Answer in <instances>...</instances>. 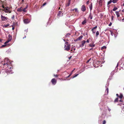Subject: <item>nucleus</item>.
I'll return each mask as SVG.
<instances>
[{"label":"nucleus","mask_w":124,"mask_h":124,"mask_svg":"<svg viewBox=\"0 0 124 124\" xmlns=\"http://www.w3.org/2000/svg\"><path fill=\"white\" fill-rule=\"evenodd\" d=\"M75 68H74L73 70L71 72L73 73V72L75 70Z\"/></svg>","instance_id":"de8ad7c7"},{"label":"nucleus","mask_w":124,"mask_h":124,"mask_svg":"<svg viewBox=\"0 0 124 124\" xmlns=\"http://www.w3.org/2000/svg\"><path fill=\"white\" fill-rule=\"evenodd\" d=\"M97 28V26H96L95 27H93V29H92L91 31L94 34L96 32V31L95 30V29H96Z\"/></svg>","instance_id":"6e6552de"},{"label":"nucleus","mask_w":124,"mask_h":124,"mask_svg":"<svg viewBox=\"0 0 124 124\" xmlns=\"http://www.w3.org/2000/svg\"><path fill=\"white\" fill-rule=\"evenodd\" d=\"M106 121L105 120H104L103 121L102 124H105L106 123Z\"/></svg>","instance_id":"72a5a7b5"},{"label":"nucleus","mask_w":124,"mask_h":124,"mask_svg":"<svg viewBox=\"0 0 124 124\" xmlns=\"http://www.w3.org/2000/svg\"><path fill=\"white\" fill-rule=\"evenodd\" d=\"M11 18L12 19H14L15 18V15H13L11 17Z\"/></svg>","instance_id":"f704fd0d"},{"label":"nucleus","mask_w":124,"mask_h":124,"mask_svg":"<svg viewBox=\"0 0 124 124\" xmlns=\"http://www.w3.org/2000/svg\"><path fill=\"white\" fill-rule=\"evenodd\" d=\"M97 62V64H100V62Z\"/></svg>","instance_id":"6e6d98bb"},{"label":"nucleus","mask_w":124,"mask_h":124,"mask_svg":"<svg viewBox=\"0 0 124 124\" xmlns=\"http://www.w3.org/2000/svg\"><path fill=\"white\" fill-rule=\"evenodd\" d=\"M2 41V39H0V42H1Z\"/></svg>","instance_id":"0e129e2a"},{"label":"nucleus","mask_w":124,"mask_h":124,"mask_svg":"<svg viewBox=\"0 0 124 124\" xmlns=\"http://www.w3.org/2000/svg\"><path fill=\"white\" fill-rule=\"evenodd\" d=\"M24 0H22L21 2L22 3L23 2H24Z\"/></svg>","instance_id":"864d4df0"},{"label":"nucleus","mask_w":124,"mask_h":124,"mask_svg":"<svg viewBox=\"0 0 124 124\" xmlns=\"http://www.w3.org/2000/svg\"><path fill=\"white\" fill-rule=\"evenodd\" d=\"M1 20L2 21H7L8 19V18L7 17H5L3 16L2 15H1Z\"/></svg>","instance_id":"20e7f679"},{"label":"nucleus","mask_w":124,"mask_h":124,"mask_svg":"<svg viewBox=\"0 0 124 124\" xmlns=\"http://www.w3.org/2000/svg\"><path fill=\"white\" fill-rule=\"evenodd\" d=\"M112 2V0H110L107 3V5H108L110 4Z\"/></svg>","instance_id":"a878e982"},{"label":"nucleus","mask_w":124,"mask_h":124,"mask_svg":"<svg viewBox=\"0 0 124 124\" xmlns=\"http://www.w3.org/2000/svg\"><path fill=\"white\" fill-rule=\"evenodd\" d=\"M120 102H121V101H122L121 100H120Z\"/></svg>","instance_id":"338daca9"},{"label":"nucleus","mask_w":124,"mask_h":124,"mask_svg":"<svg viewBox=\"0 0 124 124\" xmlns=\"http://www.w3.org/2000/svg\"><path fill=\"white\" fill-rule=\"evenodd\" d=\"M74 9H75V12H78V9L77 8H74Z\"/></svg>","instance_id":"c756f323"},{"label":"nucleus","mask_w":124,"mask_h":124,"mask_svg":"<svg viewBox=\"0 0 124 124\" xmlns=\"http://www.w3.org/2000/svg\"><path fill=\"white\" fill-rule=\"evenodd\" d=\"M83 37V36L82 35H81L76 40H78L81 39Z\"/></svg>","instance_id":"2eb2a0df"},{"label":"nucleus","mask_w":124,"mask_h":124,"mask_svg":"<svg viewBox=\"0 0 124 124\" xmlns=\"http://www.w3.org/2000/svg\"><path fill=\"white\" fill-rule=\"evenodd\" d=\"M5 46V45H2V46H1V47H4Z\"/></svg>","instance_id":"8fccbe9b"},{"label":"nucleus","mask_w":124,"mask_h":124,"mask_svg":"<svg viewBox=\"0 0 124 124\" xmlns=\"http://www.w3.org/2000/svg\"><path fill=\"white\" fill-rule=\"evenodd\" d=\"M117 9V8L115 6L114 7V8L113 9V10L114 11H115Z\"/></svg>","instance_id":"aec40b11"},{"label":"nucleus","mask_w":124,"mask_h":124,"mask_svg":"<svg viewBox=\"0 0 124 124\" xmlns=\"http://www.w3.org/2000/svg\"><path fill=\"white\" fill-rule=\"evenodd\" d=\"M65 44H66L67 45H69V44H68V42H66L65 43Z\"/></svg>","instance_id":"a19ab883"},{"label":"nucleus","mask_w":124,"mask_h":124,"mask_svg":"<svg viewBox=\"0 0 124 124\" xmlns=\"http://www.w3.org/2000/svg\"><path fill=\"white\" fill-rule=\"evenodd\" d=\"M85 42H86L85 41V40L81 42V44L80 45V47H83V46H84V45Z\"/></svg>","instance_id":"1a4fd4ad"},{"label":"nucleus","mask_w":124,"mask_h":124,"mask_svg":"<svg viewBox=\"0 0 124 124\" xmlns=\"http://www.w3.org/2000/svg\"><path fill=\"white\" fill-rule=\"evenodd\" d=\"M123 6H124V3L123 4Z\"/></svg>","instance_id":"774afa93"},{"label":"nucleus","mask_w":124,"mask_h":124,"mask_svg":"<svg viewBox=\"0 0 124 124\" xmlns=\"http://www.w3.org/2000/svg\"><path fill=\"white\" fill-rule=\"evenodd\" d=\"M122 12H124V9L122 10Z\"/></svg>","instance_id":"5fc2aeb1"},{"label":"nucleus","mask_w":124,"mask_h":124,"mask_svg":"<svg viewBox=\"0 0 124 124\" xmlns=\"http://www.w3.org/2000/svg\"><path fill=\"white\" fill-rule=\"evenodd\" d=\"M116 15L117 18L119 17L120 16V14L119 13V12L118 11H116Z\"/></svg>","instance_id":"f3484780"},{"label":"nucleus","mask_w":124,"mask_h":124,"mask_svg":"<svg viewBox=\"0 0 124 124\" xmlns=\"http://www.w3.org/2000/svg\"><path fill=\"white\" fill-rule=\"evenodd\" d=\"M89 46L91 47H94L95 46V45L91 44L89 45Z\"/></svg>","instance_id":"412c9836"},{"label":"nucleus","mask_w":124,"mask_h":124,"mask_svg":"<svg viewBox=\"0 0 124 124\" xmlns=\"http://www.w3.org/2000/svg\"><path fill=\"white\" fill-rule=\"evenodd\" d=\"M112 24V23L111 22H110V23L108 25V26H111V25Z\"/></svg>","instance_id":"58836bf2"},{"label":"nucleus","mask_w":124,"mask_h":124,"mask_svg":"<svg viewBox=\"0 0 124 124\" xmlns=\"http://www.w3.org/2000/svg\"><path fill=\"white\" fill-rule=\"evenodd\" d=\"M89 0H88L87 2H86V4L87 5H88L89 4Z\"/></svg>","instance_id":"37998d69"},{"label":"nucleus","mask_w":124,"mask_h":124,"mask_svg":"<svg viewBox=\"0 0 124 124\" xmlns=\"http://www.w3.org/2000/svg\"><path fill=\"white\" fill-rule=\"evenodd\" d=\"M72 72H71V73L69 75H70V76H71V75L72 74Z\"/></svg>","instance_id":"3c124183"},{"label":"nucleus","mask_w":124,"mask_h":124,"mask_svg":"<svg viewBox=\"0 0 124 124\" xmlns=\"http://www.w3.org/2000/svg\"><path fill=\"white\" fill-rule=\"evenodd\" d=\"M23 8L21 7L20 8H18L17 9V11L19 12H22V11Z\"/></svg>","instance_id":"f8f14e48"},{"label":"nucleus","mask_w":124,"mask_h":124,"mask_svg":"<svg viewBox=\"0 0 124 124\" xmlns=\"http://www.w3.org/2000/svg\"><path fill=\"white\" fill-rule=\"evenodd\" d=\"M27 7H25V8H24L25 9H26L27 8Z\"/></svg>","instance_id":"bf43d9fd"},{"label":"nucleus","mask_w":124,"mask_h":124,"mask_svg":"<svg viewBox=\"0 0 124 124\" xmlns=\"http://www.w3.org/2000/svg\"><path fill=\"white\" fill-rule=\"evenodd\" d=\"M113 18H114V16H112L111 18V19L112 20H113Z\"/></svg>","instance_id":"79ce46f5"},{"label":"nucleus","mask_w":124,"mask_h":124,"mask_svg":"<svg viewBox=\"0 0 124 124\" xmlns=\"http://www.w3.org/2000/svg\"><path fill=\"white\" fill-rule=\"evenodd\" d=\"M93 17V15H91V13H90L88 16V18H90V19H92Z\"/></svg>","instance_id":"ddd939ff"},{"label":"nucleus","mask_w":124,"mask_h":124,"mask_svg":"<svg viewBox=\"0 0 124 124\" xmlns=\"http://www.w3.org/2000/svg\"><path fill=\"white\" fill-rule=\"evenodd\" d=\"M89 8L91 11L92 8V3H91V4L89 5Z\"/></svg>","instance_id":"6ab92c4d"},{"label":"nucleus","mask_w":124,"mask_h":124,"mask_svg":"<svg viewBox=\"0 0 124 124\" xmlns=\"http://www.w3.org/2000/svg\"><path fill=\"white\" fill-rule=\"evenodd\" d=\"M91 60H92L93 59H92V58H90L89 60H88L86 61V63H89L90 61H91Z\"/></svg>","instance_id":"393cba45"},{"label":"nucleus","mask_w":124,"mask_h":124,"mask_svg":"<svg viewBox=\"0 0 124 124\" xmlns=\"http://www.w3.org/2000/svg\"><path fill=\"white\" fill-rule=\"evenodd\" d=\"M9 25L8 24L7 25H4V26H3V27H4L5 28H7L8 27V26Z\"/></svg>","instance_id":"cd10ccee"},{"label":"nucleus","mask_w":124,"mask_h":124,"mask_svg":"<svg viewBox=\"0 0 124 124\" xmlns=\"http://www.w3.org/2000/svg\"><path fill=\"white\" fill-rule=\"evenodd\" d=\"M93 49V48H92L90 49V50H92Z\"/></svg>","instance_id":"e2e57ef3"},{"label":"nucleus","mask_w":124,"mask_h":124,"mask_svg":"<svg viewBox=\"0 0 124 124\" xmlns=\"http://www.w3.org/2000/svg\"><path fill=\"white\" fill-rule=\"evenodd\" d=\"M106 48V47L105 46H103L101 48V49H104Z\"/></svg>","instance_id":"c85d7f7f"},{"label":"nucleus","mask_w":124,"mask_h":124,"mask_svg":"<svg viewBox=\"0 0 124 124\" xmlns=\"http://www.w3.org/2000/svg\"><path fill=\"white\" fill-rule=\"evenodd\" d=\"M75 49H76L74 47H72L71 50V52H74Z\"/></svg>","instance_id":"4468645a"},{"label":"nucleus","mask_w":124,"mask_h":124,"mask_svg":"<svg viewBox=\"0 0 124 124\" xmlns=\"http://www.w3.org/2000/svg\"><path fill=\"white\" fill-rule=\"evenodd\" d=\"M122 21L123 22H124V18H123L122 19Z\"/></svg>","instance_id":"4d7b16f0"},{"label":"nucleus","mask_w":124,"mask_h":124,"mask_svg":"<svg viewBox=\"0 0 124 124\" xmlns=\"http://www.w3.org/2000/svg\"><path fill=\"white\" fill-rule=\"evenodd\" d=\"M86 23V19L85 18V19L84 21L82 22V24L83 25H84Z\"/></svg>","instance_id":"dca6fc26"},{"label":"nucleus","mask_w":124,"mask_h":124,"mask_svg":"<svg viewBox=\"0 0 124 124\" xmlns=\"http://www.w3.org/2000/svg\"><path fill=\"white\" fill-rule=\"evenodd\" d=\"M106 90L107 91V93H108V88H107L106 89Z\"/></svg>","instance_id":"e433bc0d"},{"label":"nucleus","mask_w":124,"mask_h":124,"mask_svg":"<svg viewBox=\"0 0 124 124\" xmlns=\"http://www.w3.org/2000/svg\"><path fill=\"white\" fill-rule=\"evenodd\" d=\"M64 50L68 51L70 48V45H65L64 47Z\"/></svg>","instance_id":"7ed1b4c3"},{"label":"nucleus","mask_w":124,"mask_h":124,"mask_svg":"<svg viewBox=\"0 0 124 124\" xmlns=\"http://www.w3.org/2000/svg\"><path fill=\"white\" fill-rule=\"evenodd\" d=\"M70 4V1H69V2L66 4V7H69Z\"/></svg>","instance_id":"a211bd4d"},{"label":"nucleus","mask_w":124,"mask_h":124,"mask_svg":"<svg viewBox=\"0 0 124 124\" xmlns=\"http://www.w3.org/2000/svg\"><path fill=\"white\" fill-rule=\"evenodd\" d=\"M46 2L44 3L42 5V6H44L45 5H46Z\"/></svg>","instance_id":"4c0bfd02"},{"label":"nucleus","mask_w":124,"mask_h":124,"mask_svg":"<svg viewBox=\"0 0 124 124\" xmlns=\"http://www.w3.org/2000/svg\"><path fill=\"white\" fill-rule=\"evenodd\" d=\"M51 82L53 85H55L56 84L57 81L55 78H53L52 79L51 81Z\"/></svg>","instance_id":"39448f33"},{"label":"nucleus","mask_w":124,"mask_h":124,"mask_svg":"<svg viewBox=\"0 0 124 124\" xmlns=\"http://www.w3.org/2000/svg\"><path fill=\"white\" fill-rule=\"evenodd\" d=\"M3 65L6 68H8V69H10V65L11 63L10 62L8 61V58H5L4 60V62L3 63H2Z\"/></svg>","instance_id":"f257e3e1"},{"label":"nucleus","mask_w":124,"mask_h":124,"mask_svg":"<svg viewBox=\"0 0 124 124\" xmlns=\"http://www.w3.org/2000/svg\"><path fill=\"white\" fill-rule=\"evenodd\" d=\"M13 27L12 28V29L13 30L14 29V28L13 27V26H12Z\"/></svg>","instance_id":"603ef678"},{"label":"nucleus","mask_w":124,"mask_h":124,"mask_svg":"<svg viewBox=\"0 0 124 124\" xmlns=\"http://www.w3.org/2000/svg\"><path fill=\"white\" fill-rule=\"evenodd\" d=\"M2 7L4 8V9H2V10L4 11L5 13H11V12L10 9V8L8 7H5L3 5L2 6Z\"/></svg>","instance_id":"f03ea898"},{"label":"nucleus","mask_w":124,"mask_h":124,"mask_svg":"<svg viewBox=\"0 0 124 124\" xmlns=\"http://www.w3.org/2000/svg\"><path fill=\"white\" fill-rule=\"evenodd\" d=\"M78 74H77L75 75L74 76L72 77V78H73L75 77H77L78 75Z\"/></svg>","instance_id":"c9c22d12"},{"label":"nucleus","mask_w":124,"mask_h":124,"mask_svg":"<svg viewBox=\"0 0 124 124\" xmlns=\"http://www.w3.org/2000/svg\"><path fill=\"white\" fill-rule=\"evenodd\" d=\"M81 10L83 12L85 11L86 10L85 6L84 5H83L81 6Z\"/></svg>","instance_id":"0eeeda50"},{"label":"nucleus","mask_w":124,"mask_h":124,"mask_svg":"<svg viewBox=\"0 0 124 124\" xmlns=\"http://www.w3.org/2000/svg\"><path fill=\"white\" fill-rule=\"evenodd\" d=\"M8 40L10 41L12 40V37L11 36L10 34L8 36Z\"/></svg>","instance_id":"9b49d317"},{"label":"nucleus","mask_w":124,"mask_h":124,"mask_svg":"<svg viewBox=\"0 0 124 124\" xmlns=\"http://www.w3.org/2000/svg\"><path fill=\"white\" fill-rule=\"evenodd\" d=\"M70 35V33H68L66 34V35H65V37H67L68 36Z\"/></svg>","instance_id":"2f4dec72"},{"label":"nucleus","mask_w":124,"mask_h":124,"mask_svg":"<svg viewBox=\"0 0 124 124\" xmlns=\"http://www.w3.org/2000/svg\"><path fill=\"white\" fill-rule=\"evenodd\" d=\"M119 98L120 99H122L123 97V95L122 94L120 93L119 97Z\"/></svg>","instance_id":"5701e85b"},{"label":"nucleus","mask_w":124,"mask_h":124,"mask_svg":"<svg viewBox=\"0 0 124 124\" xmlns=\"http://www.w3.org/2000/svg\"><path fill=\"white\" fill-rule=\"evenodd\" d=\"M23 22L25 24H27L30 22V20L29 19H26L23 20Z\"/></svg>","instance_id":"423d86ee"},{"label":"nucleus","mask_w":124,"mask_h":124,"mask_svg":"<svg viewBox=\"0 0 124 124\" xmlns=\"http://www.w3.org/2000/svg\"><path fill=\"white\" fill-rule=\"evenodd\" d=\"M99 34V32L98 31H97L96 32V37H97L98 36Z\"/></svg>","instance_id":"b1692460"},{"label":"nucleus","mask_w":124,"mask_h":124,"mask_svg":"<svg viewBox=\"0 0 124 124\" xmlns=\"http://www.w3.org/2000/svg\"><path fill=\"white\" fill-rule=\"evenodd\" d=\"M71 56H70V57L69 58V59H70L71 58Z\"/></svg>","instance_id":"052dcab7"},{"label":"nucleus","mask_w":124,"mask_h":124,"mask_svg":"<svg viewBox=\"0 0 124 124\" xmlns=\"http://www.w3.org/2000/svg\"><path fill=\"white\" fill-rule=\"evenodd\" d=\"M118 0H112V2L113 3H116L118 1Z\"/></svg>","instance_id":"4be33fe9"},{"label":"nucleus","mask_w":124,"mask_h":124,"mask_svg":"<svg viewBox=\"0 0 124 124\" xmlns=\"http://www.w3.org/2000/svg\"><path fill=\"white\" fill-rule=\"evenodd\" d=\"M63 14V13H62V11H60L59 12L58 14L57 15V16H58L60 17Z\"/></svg>","instance_id":"9d476101"},{"label":"nucleus","mask_w":124,"mask_h":124,"mask_svg":"<svg viewBox=\"0 0 124 124\" xmlns=\"http://www.w3.org/2000/svg\"><path fill=\"white\" fill-rule=\"evenodd\" d=\"M9 41H10L9 40H8L6 42H5V44H7V43H8V42H9Z\"/></svg>","instance_id":"473e14b6"},{"label":"nucleus","mask_w":124,"mask_h":124,"mask_svg":"<svg viewBox=\"0 0 124 124\" xmlns=\"http://www.w3.org/2000/svg\"><path fill=\"white\" fill-rule=\"evenodd\" d=\"M86 42L88 43L89 42V40H88V39H87V40L86 41Z\"/></svg>","instance_id":"c03bdc74"},{"label":"nucleus","mask_w":124,"mask_h":124,"mask_svg":"<svg viewBox=\"0 0 124 124\" xmlns=\"http://www.w3.org/2000/svg\"><path fill=\"white\" fill-rule=\"evenodd\" d=\"M116 96H117L118 97H119V96H118V94H116Z\"/></svg>","instance_id":"13d9d810"},{"label":"nucleus","mask_w":124,"mask_h":124,"mask_svg":"<svg viewBox=\"0 0 124 124\" xmlns=\"http://www.w3.org/2000/svg\"><path fill=\"white\" fill-rule=\"evenodd\" d=\"M54 76L56 77H57L59 76V75H58L57 74H56V75L54 74Z\"/></svg>","instance_id":"ea45409f"},{"label":"nucleus","mask_w":124,"mask_h":124,"mask_svg":"<svg viewBox=\"0 0 124 124\" xmlns=\"http://www.w3.org/2000/svg\"><path fill=\"white\" fill-rule=\"evenodd\" d=\"M70 76V75H69L67 77H66V78H69V77Z\"/></svg>","instance_id":"49530a36"},{"label":"nucleus","mask_w":124,"mask_h":124,"mask_svg":"<svg viewBox=\"0 0 124 124\" xmlns=\"http://www.w3.org/2000/svg\"><path fill=\"white\" fill-rule=\"evenodd\" d=\"M118 98H116L115 100H114V102H118Z\"/></svg>","instance_id":"bb28decb"},{"label":"nucleus","mask_w":124,"mask_h":124,"mask_svg":"<svg viewBox=\"0 0 124 124\" xmlns=\"http://www.w3.org/2000/svg\"><path fill=\"white\" fill-rule=\"evenodd\" d=\"M89 41H92V39H91L89 38L88 39Z\"/></svg>","instance_id":"a18cd8bd"},{"label":"nucleus","mask_w":124,"mask_h":124,"mask_svg":"<svg viewBox=\"0 0 124 124\" xmlns=\"http://www.w3.org/2000/svg\"><path fill=\"white\" fill-rule=\"evenodd\" d=\"M74 10H75L74 9H73L71 10V11H73Z\"/></svg>","instance_id":"680f3d73"},{"label":"nucleus","mask_w":124,"mask_h":124,"mask_svg":"<svg viewBox=\"0 0 124 124\" xmlns=\"http://www.w3.org/2000/svg\"><path fill=\"white\" fill-rule=\"evenodd\" d=\"M60 9V7H59L58 8V9Z\"/></svg>","instance_id":"69168bd1"},{"label":"nucleus","mask_w":124,"mask_h":124,"mask_svg":"<svg viewBox=\"0 0 124 124\" xmlns=\"http://www.w3.org/2000/svg\"><path fill=\"white\" fill-rule=\"evenodd\" d=\"M108 108V110L109 111V112H110L111 110V109L109 108Z\"/></svg>","instance_id":"09e8293b"},{"label":"nucleus","mask_w":124,"mask_h":124,"mask_svg":"<svg viewBox=\"0 0 124 124\" xmlns=\"http://www.w3.org/2000/svg\"><path fill=\"white\" fill-rule=\"evenodd\" d=\"M22 11L25 12H26V10L24 8H23Z\"/></svg>","instance_id":"7c9ffc66"}]
</instances>
